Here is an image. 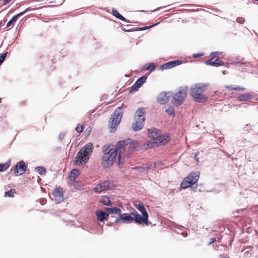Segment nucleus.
<instances>
[{
	"mask_svg": "<svg viewBox=\"0 0 258 258\" xmlns=\"http://www.w3.org/2000/svg\"><path fill=\"white\" fill-rule=\"evenodd\" d=\"M132 215L128 213H124L120 214L118 218L115 221V223H131L133 221L136 222L135 216H131Z\"/></svg>",
	"mask_w": 258,
	"mask_h": 258,
	"instance_id": "9b49d317",
	"label": "nucleus"
},
{
	"mask_svg": "<svg viewBox=\"0 0 258 258\" xmlns=\"http://www.w3.org/2000/svg\"><path fill=\"white\" fill-rule=\"evenodd\" d=\"M93 151V144L91 143L87 144L79 151L76 155L74 164L77 166L85 164L89 160Z\"/></svg>",
	"mask_w": 258,
	"mask_h": 258,
	"instance_id": "f03ea898",
	"label": "nucleus"
},
{
	"mask_svg": "<svg viewBox=\"0 0 258 258\" xmlns=\"http://www.w3.org/2000/svg\"><path fill=\"white\" fill-rule=\"evenodd\" d=\"M106 211L110 212L112 214H118L119 216L120 215V214H121V210L116 207H114L112 208H106Z\"/></svg>",
	"mask_w": 258,
	"mask_h": 258,
	"instance_id": "b1692460",
	"label": "nucleus"
},
{
	"mask_svg": "<svg viewBox=\"0 0 258 258\" xmlns=\"http://www.w3.org/2000/svg\"><path fill=\"white\" fill-rule=\"evenodd\" d=\"M155 69V64L152 63L151 64L148 65V66L146 68L147 70L150 71V72L153 71Z\"/></svg>",
	"mask_w": 258,
	"mask_h": 258,
	"instance_id": "2f4dec72",
	"label": "nucleus"
},
{
	"mask_svg": "<svg viewBox=\"0 0 258 258\" xmlns=\"http://www.w3.org/2000/svg\"><path fill=\"white\" fill-rule=\"evenodd\" d=\"M124 145V141H119L114 148L109 149L107 146L103 147L104 154L102 158V164L104 167L111 166L117 159L119 166L123 165L128 158L123 149Z\"/></svg>",
	"mask_w": 258,
	"mask_h": 258,
	"instance_id": "f257e3e1",
	"label": "nucleus"
},
{
	"mask_svg": "<svg viewBox=\"0 0 258 258\" xmlns=\"http://www.w3.org/2000/svg\"><path fill=\"white\" fill-rule=\"evenodd\" d=\"M11 165V160H9L7 162L5 163L0 164V172L6 171L9 168Z\"/></svg>",
	"mask_w": 258,
	"mask_h": 258,
	"instance_id": "5701e85b",
	"label": "nucleus"
},
{
	"mask_svg": "<svg viewBox=\"0 0 258 258\" xmlns=\"http://www.w3.org/2000/svg\"><path fill=\"white\" fill-rule=\"evenodd\" d=\"M2 24H3V22H0V27L2 26Z\"/></svg>",
	"mask_w": 258,
	"mask_h": 258,
	"instance_id": "49530a36",
	"label": "nucleus"
},
{
	"mask_svg": "<svg viewBox=\"0 0 258 258\" xmlns=\"http://www.w3.org/2000/svg\"><path fill=\"white\" fill-rule=\"evenodd\" d=\"M135 169L137 170L139 172H143L145 170L151 169V167L148 166L147 164H143L140 166H137L134 168Z\"/></svg>",
	"mask_w": 258,
	"mask_h": 258,
	"instance_id": "393cba45",
	"label": "nucleus"
},
{
	"mask_svg": "<svg viewBox=\"0 0 258 258\" xmlns=\"http://www.w3.org/2000/svg\"><path fill=\"white\" fill-rule=\"evenodd\" d=\"M113 187V184L111 181H105L96 185L94 188V190L96 192L100 193L105 190H110Z\"/></svg>",
	"mask_w": 258,
	"mask_h": 258,
	"instance_id": "9d476101",
	"label": "nucleus"
},
{
	"mask_svg": "<svg viewBox=\"0 0 258 258\" xmlns=\"http://www.w3.org/2000/svg\"><path fill=\"white\" fill-rule=\"evenodd\" d=\"M181 63V61L177 60V61H170L168 62H166L160 67V69L162 70L164 69H171L173 67H174L176 66H178Z\"/></svg>",
	"mask_w": 258,
	"mask_h": 258,
	"instance_id": "f3484780",
	"label": "nucleus"
},
{
	"mask_svg": "<svg viewBox=\"0 0 258 258\" xmlns=\"http://www.w3.org/2000/svg\"><path fill=\"white\" fill-rule=\"evenodd\" d=\"M80 171L78 169H74L70 172V177L75 180L79 175Z\"/></svg>",
	"mask_w": 258,
	"mask_h": 258,
	"instance_id": "a878e982",
	"label": "nucleus"
},
{
	"mask_svg": "<svg viewBox=\"0 0 258 258\" xmlns=\"http://www.w3.org/2000/svg\"><path fill=\"white\" fill-rule=\"evenodd\" d=\"M211 59L205 61L207 65L218 67L224 64V62L216 56V52L211 53Z\"/></svg>",
	"mask_w": 258,
	"mask_h": 258,
	"instance_id": "f8f14e48",
	"label": "nucleus"
},
{
	"mask_svg": "<svg viewBox=\"0 0 258 258\" xmlns=\"http://www.w3.org/2000/svg\"><path fill=\"white\" fill-rule=\"evenodd\" d=\"M122 141L125 142V145L123 146V149H125L126 146H128V150L130 151H133L137 147L139 146V142L136 141H132L130 139H128L126 140H123ZM125 152V151L124 150Z\"/></svg>",
	"mask_w": 258,
	"mask_h": 258,
	"instance_id": "2eb2a0df",
	"label": "nucleus"
},
{
	"mask_svg": "<svg viewBox=\"0 0 258 258\" xmlns=\"http://www.w3.org/2000/svg\"><path fill=\"white\" fill-rule=\"evenodd\" d=\"M203 55H204V53H202V52L198 53H194L192 55V57H194V58H196V57H198L202 56Z\"/></svg>",
	"mask_w": 258,
	"mask_h": 258,
	"instance_id": "c9c22d12",
	"label": "nucleus"
},
{
	"mask_svg": "<svg viewBox=\"0 0 258 258\" xmlns=\"http://www.w3.org/2000/svg\"><path fill=\"white\" fill-rule=\"evenodd\" d=\"M155 25H156V24H153V25H151V26H149V27H144V28H140V29H139V30H146V29H148V28H151V27H153V26H155Z\"/></svg>",
	"mask_w": 258,
	"mask_h": 258,
	"instance_id": "58836bf2",
	"label": "nucleus"
},
{
	"mask_svg": "<svg viewBox=\"0 0 258 258\" xmlns=\"http://www.w3.org/2000/svg\"><path fill=\"white\" fill-rule=\"evenodd\" d=\"M166 112L169 115L174 114V109L173 107L170 106L166 110Z\"/></svg>",
	"mask_w": 258,
	"mask_h": 258,
	"instance_id": "c756f323",
	"label": "nucleus"
},
{
	"mask_svg": "<svg viewBox=\"0 0 258 258\" xmlns=\"http://www.w3.org/2000/svg\"><path fill=\"white\" fill-rule=\"evenodd\" d=\"M169 15H170L169 14H167L166 15V16H170Z\"/></svg>",
	"mask_w": 258,
	"mask_h": 258,
	"instance_id": "de8ad7c7",
	"label": "nucleus"
},
{
	"mask_svg": "<svg viewBox=\"0 0 258 258\" xmlns=\"http://www.w3.org/2000/svg\"><path fill=\"white\" fill-rule=\"evenodd\" d=\"M63 136H64L63 135L59 136V139H60V140H62V139L63 138Z\"/></svg>",
	"mask_w": 258,
	"mask_h": 258,
	"instance_id": "c03bdc74",
	"label": "nucleus"
},
{
	"mask_svg": "<svg viewBox=\"0 0 258 258\" xmlns=\"http://www.w3.org/2000/svg\"><path fill=\"white\" fill-rule=\"evenodd\" d=\"M145 109L140 107L136 112L135 115V122L132 124V128L135 131L141 130L144 124L145 120Z\"/></svg>",
	"mask_w": 258,
	"mask_h": 258,
	"instance_id": "423d86ee",
	"label": "nucleus"
},
{
	"mask_svg": "<svg viewBox=\"0 0 258 258\" xmlns=\"http://www.w3.org/2000/svg\"><path fill=\"white\" fill-rule=\"evenodd\" d=\"M3 2V5H5L9 3L12 0H2Z\"/></svg>",
	"mask_w": 258,
	"mask_h": 258,
	"instance_id": "ea45409f",
	"label": "nucleus"
},
{
	"mask_svg": "<svg viewBox=\"0 0 258 258\" xmlns=\"http://www.w3.org/2000/svg\"><path fill=\"white\" fill-rule=\"evenodd\" d=\"M53 195L56 200H60L63 198L62 189L60 187H56L53 192Z\"/></svg>",
	"mask_w": 258,
	"mask_h": 258,
	"instance_id": "6ab92c4d",
	"label": "nucleus"
},
{
	"mask_svg": "<svg viewBox=\"0 0 258 258\" xmlns=\"http://www.w3.org/2000/svg\"><path fill=\"white\" fill-rule=\"evenodd\" d=\"M252 98L253 96L250 93H246L239 95L238 100L240 101H248Z\"/></svg>",
	"mask_w": 258,
	"mask_h": 258,
	"instance_id": "aec40b11",
	"label": "nucleus"
},
{
	"mask_svg": "<svg viewBox=\"0 0 258 258\" xmlns=\"http://www.w3.org/2000/svg\"><path fill=\"white\" fill-rule=\"evenodd\" d=\"M207 88V85L203 84H198L191 87L189 90L190 95L198 102H205L208 97L203 93Z\"/></svg>",
	"mask_w": 258,
	"mask_h": 258,
	"instance_id": "7ed1b4c3",
	"label": "nucleus"
},
{
	"mask_svg": "<svg viewBox=\"0 0 258 258\" xmlns=\"http://www.w3.org/2000/svg\"><path fill=\"white\" fill-rule=\"evenodd\" d=\"M216 240V239L215 238H213L211 239V241L209 243V244H211V243H212L213 242H215Z\"/></svg>",
	"mask_w": 258,
	"mask_h": 258,
	"instance_id": "79ce46f5",
	"label": "nucleus"
},
{
	"mask_svg": "<svg viewBox=\"0 0 258 258\" xmlns=\"http://www.w3.org/2000/svg\"><path fill=\"white\" fill-rule=\"evenodd\" d=\"M22 14V13H19V14H16L15 15V16H17V17H18V16H21V15Z\"/></svg>",
	"mask_w": 258,
	"mask_h": 258,
	"instance_id": "a18cd8bd",
	"label": "nucleus"
},
{
	"mask_svg": "<svg viewBox=\"0 0 258 258\" xmlns=\"http://www.w3.org/2000/svg\"><path fill=\"white\" fill-rule=\"evenodd\" d=\"M169 141V137L167 135H161V134L158 136L157 139L153 142H148L147 144V146L151 148L156 146H161L165 145Z\"/></svg>",
	"mask_w": 258,
	"mask_h": 258,
	"instance_id": "6e6552de",
	"label": "nucleus"
},
{
	"mask_svg": "<svg viewBox=\"0 0 258 258\" xmlns=\"http://www.w3.org/2000/svg\"><path fill=\"white\" fill-rule=\"evenodd\" d=\"M236 21L239 23H243L244 21V20L243 17H237L236 19Z\"/></svg>",
	"mask_w": 258,
	"mask_h": 258,
	"instance_id": "e433bc0d",
	"label": "nucleus"
},
{
	"mask_svg": "<svg viewBox=\"0 0 258 258\" xmlns=\"http://www.w3.org/2000/svg\"><path fill=\"white\" fill-rule=\"evenodd\" d=\"M169 100V96L167 95L166 93H160L157 98V101L161 104H165Z\"/></svg>",
	"mask_w": 258,
	"mask_h": 258,
	"instance_id": "a211bd4d",
	"label": "nucleus"
},
{
	"mask_svg": "<svg viewBox=\"0 0 258 258\" xmlns=\"http://www.w3.org/2000/svg\"><path fill=\"white\" fill-rule=\"evenodd\" d=\"M112 12L113 16H122L118 13V12L116 10L114 9H112Z\"/></svg>",
	"mask_w": 258,
	"mask_h": 258,
	"instance_id": "72a5a7b5",
	"label": "nucleus"
},
{
	"mask_svg": "<svg viewBox=\"0 0 258 258\" xmlns=\"http://www.w3.org/2000/svg\"><path fill=\"white\" fill-rule=\"evenodd\" d=\"M96 214L97 217V219L100 221H103L105 219H107V218L109 216L108 213H106L103 211H96Z\"/></svg>",
	"mask_w": 258,
	"mask_h": 258,
	"instance_id": "412c9836",
	"label": "nucleus"
},
{
	"mask_svg": "<svg viewBox=\"0 0 258 258\" xmlns=\"http://www.w3.org/2000/svg\"><path fill=\"white\" fill-rule=\"evenodd\" d=\"M118 19L122 20V21H125V17H117Z\"/></svg>",
	"mask_w": 258,
	"mask_h": 258,
	"instance_id": "37998d69",
	"label": "nucleus"
},
{
	"mask_svg": "<svg viewBox=\"0 0 258 258\" xmlns=\"http://www.w3.org/2000/svg\"><path fill=\"white\" fill-rule=\"evenodd\" d=\"M187 95L186 90H179L173 97L172 103L176 106L180 105L184 100Z\"/></svg>",
	"mask_w": 258,
	"mask_h": 258,
	"instance_id": "1a4fd4ad",
	"label": "nucleus"
},
{
	"mask_svg": "<svg viewBox=\"0 0 258 258\" xmlns=\"http://www.w3.org/2000/svg\"><path fill=\"white\" fill-rule=\"evenodd\" d=\"M35 170L41 175H43L46 172L45 168L42 166L37 167L35 168Z\"/></svg>",
	"mask_w": 258,
	"mask_h": 258,
	"instance_id": "cd10ccee",
	"label": "nucleus"
},
{
	"mask_svg": "<svg viewBox=\"0 0 258 258\" xmlns=\"http://www.w3.org/2000/svg\"><path fill=\"white\" fill-rule=\"evenodd\" d=\"M5 195L9 197H13L14 196V192L13 190L11 189L5 192Z\"/></svg>",
	"mask_w": 258,
	"mask_h": 258,
	"instance_id": "7c9ffc66",
	"label": "nucleus"
},
{
	"mask_svg": "<svg viewBox=\"0 0 258 258\" xmlns=\"http://www.w3.org/2000/svg\"><path fill=\"white\" fill-rule=\"evenodd\" d=\"M160 134V130L155 128H151L148 130V135L153 141L157 139L158 136Z\"/></svg>",
	"mask_w": 258,
	"mask_h": 258,
	"instance_id": "dca6fc26",
	"label": "nucleus"
},
{
	"mask_svg": "<svg viewBox=\"0 0 258 258\" xmlns=\"http://www.w3.org/2000/svg\"><path fill=\"white\" fill-rule=\"evenodd\" d=\"M199 154V152H197L195 155V160L197 162H199V157H198V155Z\"/></svg>",
	"mask_w": 258,
	"mask_h": 258,
	"instance_id": "4c0bfd02",
	"label": "nucleus"
},
{
	"mask_svg": "<svg viewBox=\"0 0 258 258\" xmlns=\"http://www.w3.org/2000/svg\"><path fill=\"white\" fill-rule=\"evenodd\" d=\"M18 17H12V19L8 22L7 27H9L14 24L16 22Z\"/></svg>",
	"mask_w": 258,
	"mask_h": 258,
	"instance_id": "c85d7f7f",
	"label": "nucleus"
},
{
	"mask_svg": "<svg viewBox=\"0 0 258 258\" xmlns=\"http://www.w3.org/2000/svg\"><path fill=\"white\" fill-rule=\"evenodd\" d=\"M75 130L79 133H81L83 130V127L82 125H78L77 126H76Z\"/></svg>",
	"mask_w": 258,
	"mask_h": 258,
	"instance_id": "473e14b6",
	"label": "nucleus"
},
{
	"mask_svg": "<svg viewBox=\"0 0 258 258\" xmlns=\"http://www.w3.org/2000/svg\"><path fill=\"white\" fill-rule=\"evenodd\" d=\"M219 258H229L227 255H220Z\"/></svg>",
	"mask_w": 258,
	"mask_h": 258,
	"instance_id": "a19ab883",
	"label": "nucleus"
},
{
	"mask_svg": "<svg viewBox=\"0 0 258 258\" xmlns=\"http://www.w3.org/2000/svg\"><path fill=\"white\" fill-rule=\"evenodd\" d=\"M200 176L199 172H190L188 176L185 177L181 183V186L183 188H186L194 184L199 179Z\"/></svg>",
	"mask_w": 258,
	"mask_h": 258,
	"instance_id": "0eeeda50",
	"label": "nucleus"
},
{
	"mask_svg": "<svg viewBox=\"0 0 258 258\" xmlns=\"http://www.w3.org/2000/svg\"><path fill=\"white\" fill-rule=\"evenodd\" d=\"M122 109L119 107L113 112L108 121V127L110 132L113 133L116 131L122 117Z\"/></svg>",
	"mask_w": 258,
	"mask_h": 258,
	"instance_id": "39448f33",
	"label": "nucleus"
},
{
	"mask_svg": "<svg viewBox=\"0 0 258 258\" xmlns=\"http://www.w3.org/2000/svg\"><path fill=\"white\" fill-rule=\"evenodd\" d=\"M134 206L142 214L141 216L136 211L131 213L132 215L135 216L136 222L140 225L145 224L148 226L150 223L148 220L149 215L144 205L142 203L139 202L135 204Z\"/></svg>",
	"mask_w": 258,
	"mask_h": 258,
	"instance_id": "20e7f679",
	"label": "nucleus"
},
{
	"mask_svg": "<svg viewBox=\"0 0 258 258\" xmlns=\"http://www.w3.org/2000/svg\"><path fill=\"white\" fill-rule=\"evenodd\" d=\"M26 170V166L24 162L20 161L17 163L14 169V174L16 176L21 175L25 173Z\"/></svg>",
	"mask_w": 258,
	"mask_h": 258,
	"instance_id": "ddd939ff",
	"label": "nucleus"
},
{
	"mask_svg": "<svg viewBox=\"0 0 258 258\" xmlns=\"http://www.w3.org/2000/svg\"><path fill=\"white\" fill-rule=\"evenodd\" d=\"M7 53H4L0 56V64L4 61L6 57Z\"/></svg>",
	"mask_w": 258,
	"mask_h": 258,
	"instance_id": "f704fd0d",
	"label": "nucleus"
},
{
	"mask_svg": "<svg viewBox=\"0 0 258 258\" xmlns=\"http://www.w3.org/2000/svg\"><path fill=\"white\" fill-rule=\"evenodd\" d=\"M226 88L227 89L229 90H236V91H244L245 90V88L242 87L238 86L236 87H233L232 86H227L226 87Z\"/></svg>",
	"mask_w": 258,
	"mask_h": 258,
	"instance_id": "bb28decb",
	"label": "nucleus"
},
{
	"mask_svg": "<svg viewBox=\"0 0 258 258\" xmlns=\"http://www.w3.org/2000/svg\"><path fill=\"white\" fill-rule=\"evenodd\" d=\"M147 80V77L143 76L140 78L130 88V92H133L138 90V89L141 87L142 84L144 83Z\"/></svg>",
	"mask_w": 258,
	"mask_h": 258,
	"instance_id": "4468645a",
	"label": "nucleus"
},
{
	"mask_svg": "<svg viewBox=\"0 0 258 258\" xmlns=\"http://www.w3.org/2000/svg\"><path fill=\"white\" fill-rule=\"evenodd\" d=\"M99 202L104 205L111 206V202L107 196H103L101 199L99 200Z\"/></svg>",
	"mask_w": 258,
	"mask_h": 258,
	"instance_id": "4be33fe9",
	"label": "nucleus"
}]
</instances>
